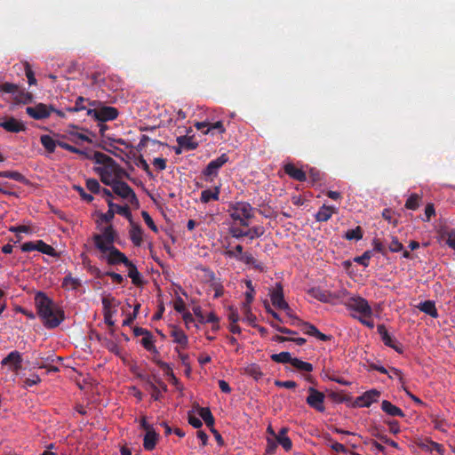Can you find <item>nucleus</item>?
<instances>
[{
	"label": "nucleus",
	"instance_id": "6ab92c4d",
	"mask_svg": "<svg viewBox=\"0 0 455 455\" xmlns=\"http://www.w3.org/2000/svg\"><path fill=\"white\" fill-rule=\"evenodd\" d=\"M92 159H93L97 164H103V169H111V171H116L119 169L113 158L100 151H93Z\"/></svg>",
	"mask_w": 455,
	"mask_h": 455
},
{
	"label": "nucleus",
	"instance_id": "79ce46f5",
	"mask_svg": "<svg viewBox=\"0 0 455 455\" xmlns=\"http://www.w3.org/2000/svg\"><path fill=\"white\" fill-rule=\"evenodd\" d=\"M382 341L386 346L393 348L398 354L403 353V345L400 342H398L395 339L391 337L390 334H388L387 337H385Z\"/></svg>",
	"mask_w": 455,
	"mask_h": 455
},
{
	"label": "nucleus",
	"instance_id": "f704fd0d",
	"mask_svg": "<svg viewBox=\"0 0 455 455\" xmlns=\"http://www.w3.org/2000/svg\"><path fill=\"white\" fill-rule=\"evenodd\" d=\"M108 205L110 210L113 209L114 212H116V213L125 217L129 220H132V212L130 211V208L127 205L121 206V205L116 204L110 199L108 200Z\"/></svg>",
	"mask_w": 455,
	"mask_h": 455
},
{
	"label": "nucleus",
	"instance_id": "4d7b16f0",
	"mask_svg": "<svg viewBox=\"0 0 455 455\" xmlns=\"http://www.w3.org/2000/svg\"><path fill=\"white\" fill-rule=\"evenodd\" d=\"M371 258V251H366L361 256L355 257L354 260L364 267L369 266V260Z\"/></svg>",
	"mask_w": 455,
	"mask_h": 455
},
{
	"label": "nucleus",
	"instance_id": "20e7f679",
	"mask_svg": "<svg viewBox=\"0 0 455 455\" xmlns=\"http://www.w3.org/2000/svg\"><path fill=\"white\" fill-rule=\"evenodd\" d=\"M116 232L113 226L104 228L101 234H94L92 241L95 247L103 254H106L108 250L114 247V243L116 238Z\"/></svg>",
	"mask_w": 455,
	"mask_h": 455
},
{
	"label": "nucleus",
	"instance_id": "37998d69",
	"mask_svg": "<svg viewBox=\"0 0 455 455\" xmlns=\"http://www.w3.org/2000/svg\"><path fill=\"white\" fill-rule=\"evenodd\" d=\"M36 243V251H38L44 254L52 256V257L57 255L55 249L52 246L45 243L43 240H37Z\"/></svg>",
	"mask_w": 455,
	"mask_h": 455
},
{
	"label": "nucleus",
	"instance_id": "7c9ffc66",
	"mask_svg": "<svg viewBox=\"0 0 455 455\" xmlns=\"http://www.w3.org/2000/svg\"><path fill=\"white\" fill-rule=\"evenodd\" d=\"M418 308L434 318L438 317V312L435 307V304L432 300H426L424 302L419 303Z\"/></svg>",
	"mask_w": 455,
	"mask_h": 455
},
{
	"label": "nucleus",
	"instance_id": "f8f14e48",
	"mask_svg": "<svg viewBox=\"0 0 455 455\" xmlns=\"http://www.w3.org/2000/svg\"><path fill=\"white\" fill-rule=\"evenodd\" d=\"M270 299L274 307L278 309H289V304L284 299L283 289L281 283H276L275 286L269 292Z\"/></svg>",
	"mask_w": 455,
	"mask_h": 455
},
{
	"label": "nucleus",
	"instance_id": "423d86ee",
	"mask_svg": "<svg viewBox=\"0 0 455 455\" xmlns=\"http://www.w3.org/2000/svg\"><path fill=\"white\" fill-rule=\"evenodd\" d=\"M41 319L47 329H54L64 321V311L60 307L54 306Z\"/></svg>",
	"mask_w": 455,
	"mask_h": 455
},
{
	"label": "nucleus",
	"instance_id": "5fc2aeb1",
	"mask_svg": "<svg viewBox=\"0 0 455 455\" xmlns=\"http://www.w3.org/2000/svg\"><path fill=\"white\" fill-rule=\"evenodd\" d=\"M86 188L93 194H99L100 192V185L96 179H88L86 180Z\"/></svg>",
	"mask_w": 455,
	"mask_h": 455
},
{
	"label": "nucleus",
	"instance_id": "c85d7f7f",
	"mask_svg": "<svg viewBox=\"0 0 455 455\" xmlns=\"http://www.w3.org/2000/svg\"><path fill=\"white\" fill-rule=\"evenodd\" d=\"M171 336L173 338V341L180 345L182 348H186L188 347V339L182 330L174 327L171 331Z\"/></svg>",
	"mask_w": 455,
	"mask_h": 455
},
{
	"label": "nucleus",
	"instance_id": "aec40b11",
	"mask_svg": "<svg viewBox=\"0 0 455 455\" xmlns=\"http://www.w3.org/2000/svg\"><path fill=\"white\" fill-rule=\"evenodd\" d=\"M195 127L197 130L202 131V132L204 134H208L209 132H212L215 130L221 134L224 133L226 131L221 121H217L213 124L208 122H197L195 124Z\"/></svg>",
	"mask_w": 455,
	"mask_h": 455
},
{
	"label": "nucleus",
	"instance_id": "680f3d73",
	"mask_svg": "<svg viewBox=\"0 0 455 455\" xmlns=\"http://www.w3.org/2000/svg\"><path fill=\"white\" fill-rule=\"evenodd\" d=\"M25 73H26V76L28 78V84L29 85L36 84V79L35 78V74L28 62L25 63Z\"/></svg>",
	"mask_w": 455,
	"mask_h": 455
},
{
	"label": "nucleus",
	"instance_id": "c03bdc74",
	"mask_svg": "<svg viewBox=\"0 0 455 455\" xmlns=\"http://www.w3.org/2000/svg\"><path fill=\"white\" fill-rule=\"evenodd\" d=\"M271 360L275 363H291L293 360L291 354L289 352H281L279 354H273L270 356Z\"/></svg>",
	"mask_w": 455,
	"mask_h": 455
},
{
	"label": "nucleus",
	"instance_id": "de8ad7c7",
	"mask_svg": "<svg viewBox=\"0 0 455 455\" xmlns=\"http://www.w3.org/2000/svg\"><path fill=\"white\" fill-rule=\"evenodd\" d=\"M421 197L418 194H411L405 203V208L409 210H416L419 207Z\"/></svg>",
	"mask_w": 455,
	"mask_h": 455
},
{
	"label": "nucleus",
	"instance_id": "1a4fd4ad",
	"mask_svg": "<svg viewBox=\"0 0 455 455\" xmlns=\"http://www.w3.org/2000/svg\"><path fill=\"white\" fill-rule=\"evenodd\" d=\"M54 108L50 105L47 106L44 103H38L35 107H28L26 113L35 120H43L51 116Z\"/></svg>",
	"mask_w": 455,
	"mask_h": 455
},
{
	"label": "nucleus",
	"instance_id": "69168bd1",
	"mask_svg": "<svg viewBox=\"0 0 455 455\" xmlns=\"http://www.w3.org/2000/svg\"><path fill=\"white\" fill-rule=\"evenodd\" d=\"M228 321L230 322V323H236L239 321V315L237 309L230 306L228 307Z\"/></svg>",
	"mask_w": 455,
	"mask_h": 455
},
{
	"label": "nucleus",
	"instance_id": "58836bf2",
	"mask_svg": "<svg viewBox=\"0 0 455 455\" xmlns=\"http://www.w3.org/2000/svg\"><path fill=\"white\" fill-rule=\"evenodd\" d=\"M246 286L248 291L245 292V302L243 303V308H244L248 313H250V305L251 304L255 290L252 286V282L251 280L246 281Z\"/></svg>",
	"mask_w": 455,
	"mask_h": 455
},
{
	"label": "nucleus",
	"instance_id": "a211bd4d",
	"mask_svg": "<svg viewBox=\"0 0 455 455\" xmlns=\"http://www.w3.org/2000/svg\"><path fill=\"white\" fill-rule=\"evenodd\" d=\"M0 127L4 129L6 132L14 133H18L26 130V125L21 121H19L12 116L1 121Z\"/></svg>",
	"mask_w": 455,
	"mask_h": 455
},
{
	"label": "nucleus",
	"instance_id": "b1692460",
	"mask_svg": "<svg viewBox=\"0 0 455 455\" xmlns=\"http://www.w3.org/2000/svg\"><path fill=\"white\" fill-rule=\"evenodd\" d=\"M381 410L389 416L403 418L404 412L397 406L387 400L381 403Z\"/></svg>",
	"mask_w": 455,
	"mask_h": 455
},
{
	"label": "nucleus",
	"instance_id": "473e14b6",
	"mask_svg": "<svg viewBox=\"0 0 455 455\" xmlns=\"http://www.w3.org/2000/svg\"><path fill=\"white\" fill-rule=\"evenodd\" d=\"M40 142L47 152L53 153L58 146L57 142H60V140H54L50 135L44 134L40 137Z\"/></svg>",
	"mask_w": 455,
	"mask_h": 455
},
{
	"label": "nucleus",
	"instance_id": "bb28decb",
	"mask_svg": "<svg viewBox=\"0 0 455 455\" xmlns=\"http://www.w3.org/2000/svg\"><path fill=\"white\" fill-rule=\"evenodd\" d=\"M124 266L128 267V276L132 279V283L137 286L141 285L143 280L137 267L130 259Z\"/></svg>",
	"mask_w": 455,
	"mask_h": 455
},
{
	"label": "nucleus",
	"instance_id": "864d4df0",
	"mask_svg": "<svg viewBox=\"0 0 455 455\" xmlns=\"http://www.w3.org/2000/svg\"><path fill=\"white\" fill-rule=\"evenodd\" d=\"M103 311H112V307H116V299L111 295L104 296L101 299Z\"/></svg>",
	"mask_w": 455,
	"mask_h": 455
},
{
	"label": "nucleus",
	"instance_id": "9d476101",
	"mask_svg": "<svg viewBox=\"0 0 455 455\" xmlns=\"http://www.w3.org/2000/svg\"><path fill=\"white\" fill-rule=\"evenodd\" d=\"M228 162V156L226 154H222L218 158L212 160L203 171V174L210 179L206 180H212V177L218 175L219 170Z\"/></svg>",
	"mask_w": 455,
	"mask_h": 455
},
{
	"label": "nucleus",
	"instance_id": "9b49d317",
	"mask_svg": "<svg viewBox=\"0 0 455 455\" xmlns=\"http://www.w3.org/2000/svg\"><path fill=\"white\" fill-rule=\"evenodd\" d=\"M35 304L40 318L54 307L53 301L43 291L36 294Z\"/></svg>",
	"mask_w": 455,
	"mask_h": 455
},
{
	"label": "nucleus",
	"instance_id": "3c124183",
	"mask_svg": "<svg viewBox=\"0 0 455 455\" xmlns=\"http://www.w3.org/2000/svg\"><path fill=\"white\" fill-rule=\"evenodd\" d=\"M264 232H265V229L261 226H254V227L249 228L248 230H246L247 236L251 240L260 237L261 235H263Z\"/></svg>",
	"mask_w": 455,
	"mask_h": 455
},
{
	"label": "nucleus",
	"instance_id": "0e129e2a",
	"mask_svg": "<svg viewBox=\"0 0 455 455\" xmlns=\"http://www.w3.org/2000/svg\"><path fill=\"white\" fill-rule=\"evenodd\" d=\"M212 289L214 291V298L218 299L224 293V287L220 282H213L211 283Z\"/></svg>",
	"mask_w": 455,
	"mask_h": 455
},
{
	"label": "nucleus",
	"instance_id": "bf43d9fd",
	"mask_svg": "<svg viewBox=\"0 0 455 455\" xmlns=\"http://www.w3.org/2000/svg\"><path fill=\"white\" fill-rule=\"evenodd\" d=\"M175 351L178 353V356L181 361L182 364L187 367V372L188 373L191 371L189 363V355L188 354L181 353L178 347L175 348Z\"/></svg>",
	"mask_w": 455,
	"mask_h": 455
},
{
	"label": "nucleus",
	"instance_id": "393cba45",
	"mask_svg": "<svg viewBox=\"0 0 455 455\" xmlns=\"http://www.w3.org/2000/svg\"><path fill=\"white\" fill-rule=\"evenodd\" d=\"M158 437V434L154 429H148L143 438L144 449L147 451H152L155 449Z\"/></svg>",
	"mask_w": 455,
	"mask_h": 455
},
{
	"label": "nucleus",
	"instance_id": "a878e982",
	"mask_svg": "<svg viewBox=\"0 0 455 455\" xmlns=\"http://www.w3.org/2000/svg\"><path fill=\"white\" fill-rule=\"evenodd\" d=\"M132 228L130 229L129 235L130 239L135 246H140L142 243V228L132 220H130Z\"/></svg>",
	"mask_w": 455,
	"mask_h": 455
},
{
	"label": "nucleus",
	"instance_id": "603ef678",
	"mask_svg": "<svg viewBox=\"0 0 455 455\" xmlns=\"http://www.w3.org/2000/svg\"><path fill=\"white\" fill-rule=\"evenodd\" d=\"M85 101H88L90 102V100L88 99H85L82 96L78 97L75 102V106L72 107V108H67L68 111L69 112H78V111H81V110H86L88 108H86V107L84 105V103Z\"/></svg>",
	"mask_w": 455,
	"mask_h": 455
},
{
	"label": "nucleus",
	"instance_id": "f257e3e1",
	"mask_svg": "<svg viewBox=\"0 0 455 455\" xmlns=\"http://www.w3.org/2000/svg\"><path fill=\"white\" fill-rule=\"evenodd\" d=\"M229 214L233 220L243 227L249 226V220L254 216V208L248 202H235L229 206Z\"/></svg>",
	"mask_w": 455,
	"mask_h": 455
},
{
	"label": "nucleus",
	"instance_id": "8fccbe9b",
	"mask_svg": "<svg viewBox=\"0 0 455 455\" xmlns=\"http://www.w3.org/2000/svg\"><path fill=\"white\" fill-rule=\"evenodd\" d=\"M344 237L347 240H361L363 238V230L361 227H356L355 228L348 229L346 232Z\"/></svg>",
	"mask_w": 455,
	"mask_h": 455
},
{
	"label": "nucleus",
	"instance_id": "09e8293b",
	"mask_svg": "<svg viewBox=\"0 0 455 455\" xmlns=\"http://www.w3.org/2000/svg\"><path fill=\"white\" fill-rule=\"evenodd\" d=\"M140 342L146 350L149 352L156 351V346L154 345L153 336L150 331L145 336H143Z\"/></svg>",
	"mask_w": 455,
	"mask_h": 455
},
{
	"label": "nucleus",
	"instance_id": "f3484780",
	"mask_svg": "<svg viewBox=\"0 0 455 455\" xmlns=\"http://www.w3.org/2000/svg\"><path fill=\"white\" fill-rule=\"evenodd\" d=\"M380 396V392L377 389H371L358 396L355 403L360 407H370L373 403L377 402Z\"/></svg>",
	"mask_w": 455,
	"mask_h": 455
},
{
	"label": "nucleus",
	"instance_id": "052dcab7",
	"mask_svg": "<svg viewBox=\"0 0 455 455\" xmlns=\"http://www.w3.org/2000/svg\"><path fill=\"white\" fill-rule=\"evenodd\" d=\"M229 234L231 235L232 237L236 238V239H241L244 236H247L246 230L243 231V229H241L238 227L229 228Z\"/></svg>",
	"mask_w": 455,
	"mask_h": 455
},
{
	"label": "nucleus",
	"instance_id": "39448f33",
	"mask_svg": "<svg viewBox=\"0 0 455 455\" xmlns=\"http://www.w3.org/2000/svg\"><path fill=\"white\" fill-rule=\"evenodd\" d=\"M348 309L361 314L364 317H371L372 309L368 301L362 297H350L346 302Z\"/></svg>",
	"mask_w": 455,
	"mask_h": 455
},
{
	"label": "nucleus",
	"instance_id": "c9c22d12",
	"mask_svg": "<svg viewBox=\"0 0 455 455\" xmlns=\"http://www.w3.org/2000/svg\"><path fill=\"white\" fill-rule=\"evenodd\" d=\"M197 411L199 416L203 419L207 427H213L214 417L208 407H200L199 405H197Z\"/></svg>",
	"mask_w": 455,
	"mask_h": 455
},
{
	"label": "nucleus",
	"instance_id": "4c0bfd02",
	"mask_svg": "<svg viewBox=\"0 0 455 455\" xmlns=\"http://www.w3.org/2000/svg\"><path fill=\"white\" fill-rule=\"evenodd\" d=\"M244 373L253 378L257 381L264 376V373L262 372L259 365L257 363H251L247 365L244 368Z\"/></svg>",
	"mask_w": 455,
	"mask_h": 455
},
{
	"label": "nucleus",
	"instance_id": "a18cd8bd",
	"mask_svg": "<svg viewBox=\"0 0 455 455\" xmlns=\"http://www.w3.org/2000/svg\"><path fill=\"white\" fill-rule=\"evenodd\" d=\"M291 365L300 371L311 372L313 371V365L310 363L304 362L296 357L293 358Z\"/></svg>",
	"mask_w": 455,
	"mask_h": 455
},
{
	"label": "nucleus",
	"instance_id": "a19ab883",
	"mask_svg": "<svg viewBox=\"0 0 455 455\" xmlns=\"http://www.w3.org/2000/svg\"><path fill=\"white\" fill-rule=\"evenodd\" d=\"M0 178H8L13 180L15 181H19L21 183H28V180L24 175L16 171H4L0 172Z\"/></svg>",
	"mask_w": 455,
	"mask_h": 455
},
{
	"label": "nucleus",
	"instance_id": "412c9836",
	"mask_svg": "<svg viewBox=\"0 0 455 455\" xmlns=\"http://www.w3.org/2000/svg\"><path fill=\"white\" fill-rule=\"evenodd\" d=\"M307 292L314 299L324 303L331 302L333 299L338 298V296L328 291L322 290L319 287H313L309 289Z\"/></svg>",
	"mask_w": 455,
	"mask_h": 455
},
{
	"label": "nucleus",
	"instance_id": "4468645a",
	"mask_svg": "<svg viewBox=\"0 0 455 455\" xmlns=\"http://www.w3.org/2000/svg\"><path fill=\"white\" fill-rule=\"evenodd\" d=\"M235 250H236L237 253L234 252L231 250H227L224 252V254L228 258L235 259L241 262H243L246 265L251 266L253 263H255L256 259L252 256L251 253L243 252V248L241 244H237L235 246Z\"/></svg>",
	"mask_w": 455,
	"mask_h": 455
},
{
	"label": "nucleus",
	"instance_id": "ddd939ff",
	"mask_svg": "<svg viewBox=\"0 0 455 455\" xmlns=\"http://www.w3.org/2000/svg\"><path fill=\"white\" fill-rule=\"evenodd\" d=\"M298 326L301 327L305 334L315 337L322 341H330L332 339L331 335L322 333L314 324L308 322L298 320Z\"/></svg>",
	"mask_w": 455,
	"mask_h": 455
},
{
	"label": "nucleus",
	"instance_id": "2f4dec72",
	"mask_svg": "<svg viewBox=\"0 0 455 455\" xmlns=\"http://www.w3.org/2000/svg\"><path fill=\"white\" fill-rule=\"evenodd\" d=\"M220 187H215L213 190L205 189L201 192L200 200L202 203L206 204L211 200L218 201L220 196Z\"/></svg>",
	"mask_w": 455,
	"mask_h": 455
},
{
	"label": "nucleus",
	"instance_id": "774afa93",
	"mask_svg": "<svg viewBox=\"0 0 455 455\" xmlns=\"http://www.w3.org/2000/svg\"><path fill=\"white\" fill-rule=\"evenodd\" d=\"M105 346L111 353L115 355H120L121 349L115 341L107 339Z\"/></svg>",
	"mask_w": 455,
	"mask_h": 455
},
{
	"label": "nucleus",
	"instance_id": "6e6d98bb",
	"mask_svg": "<svg viewBox=\"0 0 455 455\" xmlns=\"http://www.w3.org/2000/svg\"><path fill=\"white\" fill-rule=\"evenodd\" d=\"M141 215H142V218L145 221V223L148 225V227L155 233H157L158 232V228L156 226L153 219L151 218V216L149 215V213L146 211H143L141 212Z\"/></svg>",
	"mask_w": 455,
	"mask_h": 455
},
{
	"label": "nucleus",
	"instance_id": "2eb2a0df",
	"mask_svg": "<svg viewBox=\"0 0 455 455\" xmlns=\"http://www.w3.org/2000/svg\"><path fill=\"white\" fill-rule=\"evenodd\" d=\"M21 363L22 356L21 354L17 350L9 353L7 356H5L1 362L2 365H8L12 371L16 372L21 369Z\"/></svg>",
	"mask_w": 455,
	"mask_h": 455
},
{
	"label": "nucleus",
	"instance_id": "4be33fe9",
	"mask_svg": "<svg viewBox=\"0 0 455 455\" xmlns=\"http://www.w3.org/2000/svg\"><path fill=\"white\" fill-rule=\"evenodd\" d=\"M284 172L291 179L298 181H305L307 180L306 172L299 168H297L293 164H287L283 167Z\"/></svg>",
	"mask_w": 455,
	"mask_h": 455
},
{
	"label": "nucleus",
	"instance_id": "338daca9",
	"mask_svg": "<svg viewBox=\"0 0 455 455\" xmlns=\"http://www.w3.org/2000/svg\"><path fill=\"white\" fill-rule=\"evenodd\" d=\"M435 215V210L433 204H427L425 208V217L422 218L423 221H429L433 216Z\"/></svg>",
	"mask_w": 455,
	"mask_h": 455
},
{
	"label": "nucleus",
	"instance_id": "e433bc0d",
	"mask_svg": "<svg viewBox=\"0 0 455 455\" xmlns=\"http://www.w3.org/2000/svg\"><path fill=\"white\" fill-rule=\"evenodd\" d=\"M81 284L80 279L73 277L70 273L68 274L62 281V287L66 290H76Z\"/></svg>",
	"mask_w": 455,
	"mask_h": 455
},
{
	"label": "nucleus",
	"instance_id": "0eeeda50",
	"mask_svg": "<svg viewBox=\"0 0 455 455\" xmlns=\"http://www.w3.org/2000/svg\"><path fill=\"white\" fill-rule=\"evenodd\" d=\"M112 189L115 194L122 198L128 199L132 204H138L139 201L133 189L124 181L116 180L113 184Z\"/></svg>",
	"mask_w": 455,
	"mask_h": 455
},
{
	"label": "nucleus",
	"instance_id": "f03ea898",
	"mask_svg": "<svg viewBox=\"0 0 455 455\" xmlns=\"http://www.w3.org/2000/svg\"><path fill=\"white\" fill-rule=\"evenodd\" d=\"M89 105L94 107L87 109V115L100 122H108L116 119L118 116L117 108L110 106H101L100 102L90 101Z\"/></svg>",
	"mask_w": 455,
	"mask_h": 455
},
{
	"label": "nucleus",
	"instance_id": "7ed1b4c3",
	"mask_svg": "<svg viewBox=\"0 0 455 455\" xmlns=\"http://www.w3.org/2000/svg\"><path fill=\"white\" fill-rule=\"evenodd\" d=\"M0 92L11 94L12 96L13 103L16 105L29 104L34 100L33 94L31 92H26L18 84L8 82L0 84Z\"/></svg>",
	"mask_w": 455,
	"mask_h": 455
},
{
	"label": "nucleus",
	"instance_id": "13d9d810",
	"mask_svg": "<svg viewBox=\"0 0 455 455\" xmlns=\"http://www.w3.org/2000/svg\"><path fill=\"white\" fill-rule=\"evenodd\" d=\"M388 249L392 252H399L403 250V245L400 243L395 236H392L391 243H389Z\"/></svg>",
	"mask_w": 455,
	"mask_h": 455
},
{
	"label": "nucleus",
	"instance_id": "5701e85b",
	"mask_svg": "<svg viewBox=\"0 0 455 455\" xmlns=\"http://www.w3.org/2000/svg\"><path fill=\"white\" fill-rule=\"evenodd\" d=\"M337 212V209L333 206H327L323 204L316 212L315 218L318 222H326L328 221L332 214Z\"/></svg>",
	"mask_w": 455,
	"mask_h": 455
},
{
	"label": "nucleus",
	"instance_id": "dca6fc26",
	"mask_svg": "<svg viewBox=\"0 0 455 455\" xmlns=\"http://www.w3.org/2000/svg\"><path fill=\"white\" fill-rule=\"evenodd\" d=\"M106 256H102V259H106L108 265H117L123 263L124 265L127 264L129 259L125 256L124 253L120 251L116 247H112L110 250H108Z\"/></svg>",
	"mask_w": 455,
	"mask_h": 455
},
{
	"label": "nucleus",
	"instance_id": "cd10ccee",
	"mask_svg": "<svg viewBox=\"0 0 455 455\" xmlns=\"http://www.w3.org/2000/svg\"><path fill=\"white\" fill-rule=\"evenodd\" d=\"M288 428L283 427L280 429L278 435L275 436L276 442L286 451H290L292 447V442L287 436Z\"/></svg>",
	"mask_w": 455,
	"mask_h": 455
},
{
	"label": "nucleus",
	"instance_id": "72a5a7b5",
	"mask_svg": "<svg viewBox=\"0 0 455 455\" xmlns=\"http://www.w3.org/2000/svg\"><path fill=\"white\" fill-rule=\"evenodd\" d=\"M176 140L178 145L186 150H194L198 147V143L190 136H179Z\"/></svg>",
	"mask_w": 455,
	"mask_h": 455
},
{
	"label": "nucleus",
	"instance_id": "c756f323",
	"mask_svg": "<svg viewBox=\"0 0 455 455\" xmlns=\"http://www.w3.org/2000/svg\"><path fill=\"white\" fill-rule=\"evenodd\" d=\"M140 378L146 382L147 389L151 391V397L155 401H159L162 398L161 391L155 382L153 381L150 377H142Z\"/></svg>",
	"mask_w": 455,
	"mask_h": 455
},
{
	"label": "nucleus",
	"instance_id": "49530a36",
	"mask_svg": "<svg viewBox=\"0 0 455 455\" xmlns=\"http://www.w3.org/2000/svg\"><path fill=\"white\" fill-rule=\"evenodd\" d=\"M371 435L373 436L379 438L382 443H387V444L390 445L393 448H395V449L399 448V445H398V443L395 441L391 440L387 435H381L379 432V429L377 427H375L374 429L371 430Z\"/></svg>",
	"mask_w": 455,
	"mask_h": 455
},
{
	"label": "nucleus",
	"instance_id": "ea45409f",
	"mask_svg": "<svg viewBox=\"0 0 455 455\" xmlns=\"http://www.w3.org/2000/svg\"><path fill=\"white\" fill-rule=\"evenodd\" d=\"M114 172L115 171H111V169H97V172L100 174L101 181L111 188L115 181L117 180L116 179H112V172Z\"/></svg>",
	"mask_w": 455,
	"mask_h": 455
},
{
	"label": "nucleus",
	"instance_id": "e2e57ef3",
	"mask_svg": "<svg viewBox=\"0 0 455 455\" xmlns=\"http://www.w3.org/2000/svg\"><path fill=\"white\" fill-rule=\"evenodd\" d=\"M60 360H61V357H57V356H54L53 355H51L48 356H42L41 355H39V356L36 357V361L40 362V363H47V364H52L55 361H60Z\"/></svg>",
	"mask_w": 455,
	"mask_h": 455
},
{
	"label": "nucleus",
	"instance_id": "6e6552de",
	"mask_svg": "<svg viewBox=\"0 0 455 455\" xmlns=\"http://www.w3.org/2000/svg\"><path fill=\"white\" fill-rule=\"evenodd\" d=\"M308 396L306 399L307 403L315 411L323 412L325 407L323 405L325 395L323 393L316 390L315 387L308 388Z\"/></svg>",
	"mask_w": 455,
	"mask_h": 455
}]
</instances>
